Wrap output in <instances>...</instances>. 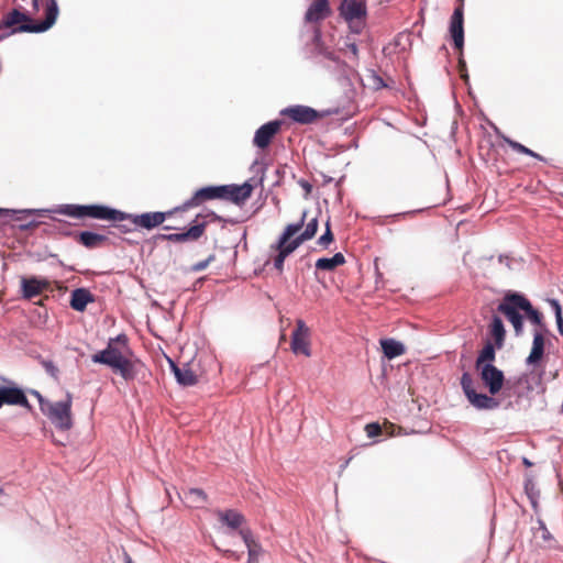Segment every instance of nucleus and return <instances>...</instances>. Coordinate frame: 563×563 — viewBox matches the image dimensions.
Wrapping results in <instances>:
<instances>
[{"label": "nucleus", "instance_id": "obj_1", "mask_svg": "<svg viewBox=\"0 0 563 563\" xmlns=\"http://www.w3.org/2000/svg\"><path fill=\"white\" fill-rule=\"evenodd\" d=\"M497 311L510 322L516 336H521L525 333V319L532 325L533 339L526 365L533 368L540 367L545 356L547 334L549 333L544 314L519 292H507L498 305Z\"/></svg>", "mask_w": 563, "mask_h": 563}, {"label": "nucleus", "instance_id": "obj_2", "mask_svg": "<svg viewBox=\"0 0 563 563\" xmlns=\"http://www.w3.org/2000/svg\"><path fill=\"white\" fill-rule=\"evenodd\" d=\"M131 356L128 339L124 334H120L117 338H111L104 350L92 354L91 361L109 366L125 380H132L137 374L141 362Z\"/></svg>", "mask_w": 563, "mask_h": 563}, {"label": "nucleus", "instance_id": "obj_3", "mask_svg": "<svg viewBox=\"0 0 563 563\" xmlns=\"http://www.w3.org/2000/svg\"><path fill=\"white\" fill-rule=\"evenodd\" d=\"M307 212L305 211L298 223L287 224L278 239L275 250L278 254L274 258V266L283 272L284 262L287 256L295 252L303 242L311 240L319 227L318 219L314 217L306 222Z\"/></svg>", "mask_w": 563, "mask_h": 563}, {"label": "nucleus", "instance_id": "obj_4", "mask_svg": "<svg viewBox=\"0 0 563 563\" xmlns=\"http://www.w3.org/2000/svg\"><path fill=\"white\" fill-rule=\"evenodd\" d=\"M57 212L76 219L91 218L110 222H121L129 217V213L102 205H65Z\"/></svg>", "mask_w": 563, "mask_h": 563}, {"label": "nucleus", "instance_id": "obj_5", "mask_svg": "<svg viewBox=\"0 0 563 563\" xmlns=\"http://www.w3.org/2000/svg\"><path fill=\"white\" fill-rule=\"evenodd\" d=\"M73 396L66 394V398L62 401L42 404V412L48 420L60 431H68L73 428Z\"/></svg>", "mask_w": 563, "mask_h": 563}, {"label": "nucleus", "instance_id": "obj_6", "mask_svg": "<svg viewBox=\"0 0 563 563\" xmlns=\"http://www.w3.org/2000/svg\"><path fill=\"white\" fill-rule=\"evenodd\" d=\"M207 218H210L211 221H222L223 219L216 214L214 212H210L206 216L197 214L194 224L185 232L181 233H170V234H161L158 238L165 241L174 242V243H185L188 241H198L206 231L208 225Z\"/></svg>", "mask_w": 563, "mask_h": 563}, {"label": "nucleus", "instance_id": "obj_7", "mask_svg": "<svg viewBox=\"0 0 563 563\" xmlns=\"http://www.w3.org/2000/svg\"><path fill=\"white\" fill-rule=\"evenodd\" d=\"M473 378L468 373L461 377L462 389L472 406L479 410H493L499 407V401L486 394H478L473 387Z\"/></svg>", "mask_w": 563, "mask_h": 563}, {"label": "nucleus", "instance_id": "obj_8", "mask_svg": "<svg viewBox=\"0 0 563 563\" xmlns=\"http://www.w3.org/2000/svg\"><path fill=\"white\" fill-rule=\"evenodd\" d=\"M450 34L453 40L454 48L459 52V69L462 77L465 70V62L463 59V46H464V11L462 5H457L450 21Z\"/></svg>", "mask_w": 563, "mask_h": 563}, {"label": "nucleus", "instance_id": "obj_9", "mask_svg": "<svg viewBox=\"0 0 563 563\" xmlns=\"http://www.w3.org/2000/svg\"><path fill=\"white\" fill-rule=\"evenodd\" d=\"M44 20L35 24H22L18 27L21 32L42 33L49 30L56 22L59 9L57 0H43Z\"/></svg>", "mask_w": 563, "mask_h": 563}, {"label": "nucleus", "instance_id": "obj_10", "mask_svg": "<svg viewBox=\"0 0 563 563\" xmlns=\"http://www.w3.org/2000/svg\"><path fill=\"white\" fill-rule=\"evenodd\" d=\"M225 189L222 185L202 187L198 189L189 200L184 202L181 207H178L175 210L186 211L190 208L199 207L208 200L222 199V192Z\"/></svg>", "mask_w": 563, "mask_h": 563}, {"label": "nucleus", "instance_id": "obj_11", "mask_svg": "<svg viewBox=\"0 0 563 563\" xmlns=\"http://www.w3.org/2000/svg\"><path fill=\"white\" fill-rule=\"evenodd\" d=\"M310 330L302 320H297L296 329L291 334L290 347L295 354L310 356Z\"/></svg>", "mask_w": 563, "mask_h": 563}, {"label": "nucleus", "instance_id": "obj_12", "mask_svg": "<svg viewBox=\"0 0 563 563\" xmlns=\"http://www.w3.org/2000/svg\"><path fill=\"white\" fill-rule=\"evenodd\" d=\"M4 405L21 406L29 411L33 410V407L29 402L24 391L14 384L0 386V408Z\"/></svg>", "mask_w": 563, "mask_h": 563}, {"label": "nucleus", "instance_id": "obj_13", "mask_svg": "<svg viewBox=\"0 0 563 563\" xmlns=\"http://www.w3.org/2000/svg\"><path fill=\"white\" fill-rule=\"evenodd\" d=\"M282 115L300 124H311L316 122L318 119L322 118V114L319 113L313 108L301 104L290 106L284 109L282 111Z\"/></svg>", "mask_w": 563, "mask_h": 563}, {"label": "nucleus", "instance_id": "obj_14", "mask_svg": "<svg viewBox=\"0 0 563 563\" xmlns=\"http://www.w3.org/2000/svg\"><path fill=\"white\" fill-rule=\"evenodd\" d=\"M177 210L168 211V212H145L142 214H129L126 220H130L135 227H140L143 229L152 230L154 228H157L164 221L167 219V217H170L174 212Z\"/></svg>", "mask_w": 563, "mask_h": 563}, {"label": "nucleus", "instance_id": "obj_15", "mask_svg": "<svg viewBox=\"0 0 563 563\" xmlns=\"http://www.w3.org/2000/svg\"><path fill=\"white\" fill-rule=\"evenodd\" d=\"M481 369V379L492 395L498 394L504 385V373L493 364H485Z\"/></svg>", "mask_w": 563, "mask_h": 563}, {"label": "nucleus", "instance_id": "obj_16", "mask_svg": "<svg viewBox=\"0 0 563 563\" xmlns=\"http://www.w3.org/2000/svg\"><path fill=\"white\" fill-rule=\"evenodd\" d=\"M224 191L222 192V199L229 200L238 206L244 205V202L252 196L253 186L245 181L242 185H222Z\"/></svg>", "mask_w": 563, "mask_h": 563}, {"label": "nucleus", "instance_id": "obj_17", "mask_svg": "<svg viewBox=\"0 0 563 563\" xmlns=\"http://www.w3.org/2000/svg\"><path fill=\"white\" fill-rule=\"evenodd\" d=\"M282 121L275 120L269 121L258 128L255 132L253 143L258 148H266L275 137V135L280 131Z\"/></svg>", "mask_w": 563, "mask_h": 563}, {"label": "nucleus", "instance_id": "obj_18", "mask_svg": "<svg viewBox=\"0 0 563 563\" xmlns=\"http://www.w3.org/2000/svg\"><path fill=\"white\" fill-rule=\"evenodd\" d=\"M22 24H35V21H33L29 14L15 8L2 18L0 21V30L11 29L12 33H22L18 30Z\"/></svg>", "mask_w": 563, "mask_h": 563}, {"label": "nucleus", "instance_id": "obj_19", "mask_svg": "<svg viewBox=\"0 0 563 563\" xmlns=\"http://www.w3.org/2000/svg\"><path fill=\"white\" fill-rule=\"evenodd\" d=\"M21 284L23 297L26 299L40 296L43 291L51 288L48 280L37 277L22 278Z\"/></svg>", "mask_w": 563, "mask_h": 563}, {"label": "nucleus", "instance_id": "obj_20", "mask_svg": "<svg viewBox=\"0 0 563 563\" xmlns=\"http://www.w3.org/2000/svg\"><path fill=\"white\" fill-rule=\"evenodd\" d=\"M180 498L186 507L199 509L208 503V495L200 488H189L183 492Z\"/></svg>", "mask_w": 563, "mask_h": 563}, {"label": "nucleus", "instance_id": "obj_21", "mask_svg": "<svg viewBox=\"0 0 563 563\" xmlns=\"http://www.w3.org/2000/svg\"><path fill=\"white\" fill-rule=\"evenodd\" d=\"M533 539L538 547L544 549H555L556 541L548 530L543 520L538 519V527L533 529Z\"/></svg>", "mask_w": 563, "mask_h": 563}, {"label": "nucleus", "instance_id": "obj_22", "mask_svg": "<svg viewBox=\"0 0 563 563\" xmlns=\"http://www.w3.org/2000/svg\"><path fill=\"white\" fill-rule=\"evenodd\" d=\"M331 13L329 0H316L308 8L305 19L307 22H319Z\"/></svg>", "mask_w": 563, "mask_h": 563}, {"label": "nucleus", "instance_id": "obj_23", "mask_svg": "<svg viewBox=\"0 0 563 563\" xmlns=\"http://www.w3.org/2000/svg\"><path fill=\"white\" fill-rule=\"evenodd\" d=\"M341 14L349 22L361 20L365 15V7L355 0H344L341 4Z\"/></svg>", "mask_w": 563, "mask_h": 563}, {"label": "nucleus", "instance_id": "obj_24", "mask_svg": "<svg viewBox=\"0 0 563 563\" xmlns=\"http://www.w3.org/2000/svg\"><path fill=\"white\" fill-rule=\"evenodd\" d=\"M216 515L220 522L231 529H238L245 522L244 516L234 509L217 510Z\"/></svg>", "mask_w": 563, "mask_h": 563}, {"label": "nucleus", "instance_id": "obj_25", "mask_svg": "<svg viewBox=\"0 0 563 563\" xmlns=\"http://www.w3.org/2000/svg\"><path fill=\"white\" fill-rule=\"evenodd\" d=\"M76 241L87 249H97L102 246L108 238L99 233L84 231L76 235Z\"/></svg>", "mask_w": 563, "mask_h": 563}, {"label": "nucleus", "instance_id": "obj_26", "mask_svg": "<svg viewBox=\"0 0 563 563\" xmlns=\"http://www.w3.org/2000/svg\"><path fill=\"white\" fill-rule=\"evenodd\" d=\"M489 334L494 339L496 349H501L505 343L506 330L503 320L498 316H493L488 325Z\"/></svg>", "mask_w": 563, "mask_h": 563}, {"label": "nucleus", "instance_id": "obj_27", "mask_svg": "<svg viewBox=\"0 0 563 563\" xmlns=\"http://www.w3.org/2000/svg\"><path fill=\"white\" fill-rule=\"evenodd\" d=\"M172 366L175 377L180 385L186 387L198 383V376L187 364L180 367L175 364H172Z\"/></svg>", "mask_w": 563, "mask_h": 563}, {"label": "nucleus", "instance_id": "obj_28", "mask_svg": "<svg viewBox=\"0 0 563 563\" xmlns=\"http://www.w3.org/2000/svg\"><path fill=\"white\" fill-rule=\"evenodd\" d=\"M93 301V296L88 289L78 288L71 292L70 307L76 311H84L89 302Z\"/></svg>", "mask_w": 563, "mask_h": 563}, {"label": "nucleus", "instance_id": "obj_29", "mask_svg": "<svg viewBox=\"0 0 563 563\" xmlns=\"http://www.w3.org/2000/svg\"><path fill=\"white\" fill-rule=\"evenodd\" d=\"M239 533L247 548L249 563L257 561V558L262 550L261 545L253 539L252 533L249 529H241Z\"/></svg>", "mask_w": 563, "mask_h": 563}, {"label": "nucleus", "instance_id": "obj_30", "mask_svg": "<svg viewBox=\"0 0 563 563\" xmlns=\"http://www.w3.org/2000/svg\"><path fill=\"white\" fill-rule=\"evenodd\" d=\"M380 345H382V350H383L384 355L388 360H393V358H395L397 356H400L406 351L404 344L400 343L399 341L394 340V339L380 340Z\"/></svg>", "mask_w": 563, "mask_h": 563}, {"label": "nucleus", "instance_id": "obj_31", "mask_svg": "<svg viewBox=\"0 0 563 563\" xmlns=\"http://www.w3.org/2000/svg\"><path fill=\"white\" fill-rule=\"evenodd\" d=\"M344 263V255L342 253H335L332 257H322L317 260L316 268L320 271L332 272Z\"/></svg>", "mask_w": 563, "mask_h": 563}, {"label": "nucleus", "instance_id": "obj_32", "mask_svg": "<svg viewBox=\"0 0 563 563\" xmlns=\"http://www.w3.org/2000/svg\"><path fill=\"white\" fill-rule=\"evenodd\" d=\"M495 347H496L495 344H493L490 342H487L485 344V346L479 352L477 360H476L477 368H481V367H483V365H485V363L489 364L490 362H493L495 360V357H496Z\"/></svg>", "mask_w": 563, "mask_h": 563}, {"label": "nucleus", "instance_id": "obj_33", "mask_svg": "<svg viewBox=\"0 0 563 563\" xmlns=\"http://www.w3.org/2000/svg\"><path fill=\"white\" fill-rule=\"evenodd\" d=\"M504 141L517 153L529 155L539 161H544V158L541 155H539L538 153L533 152L532 150L528 148L527 146L522 145L517 141H514L509 137H504Z\"/></svg>", "mask_w": 563, "mask_h": 563}, {"label": "nucleus", "instance_id": "obj_34", "mask_svg": "<svg viewBox=\"0 0 563 563\" xmlns=\"http://www.w3.org/2000/svg\"><path fill=\"white\" fill-rule=\"evenodd\" d=\"M314 43H316V49H317L318 54L324 56L328 59L336 60L334 53L329 51L321 43V34L319 31H317L314 34Z\"/></svg>", "mask_w": 563, "mask_h": 563}, {"label": "nucleus", "instance_id": "obj_35", "mask_svg": "<svg viewBox=\"0 0 563 563\" xmlns=\"http://www.w3.org/2000/svg\"><path fill=\"white\" fill-rule=\"evenodd\" d=\"M333 240L334 235L331 231L330 221L328 220L325 223V232L318 239L317 244L323 249H328Z\"/></svg>", "mask_w": 563, "mask_h": 563}, {"label": "nucleus", "instance_id": "obj_36", "mask_svg": "<svg viewBox=\"0 0 563 563\" xmlns=\"http://www.w3.org/2000/svg\"><path fill=\"white\" fill-rule=\"evenodd\" d=\"M41 365L51 377H53L54 379H58L59 369L54 364V362L49 360H42Z\"/></svg>", "mask_w": 563, "mask_h": 563}, {"label": "nucleus", "instance_id": "obj_37", "mask_svg": "<svg viewBox=\"0 0 563 563\" xmlns=\"http://www.w3.org/2000/svg\"><path fill=\"white\" fill-rule=\"evenodd\" d=\"M364 429L368 438H376L383 433V428L378 422L367 423Z\"/></svg>", "mask_w": 563, "mask_h": 563}, {"label": "nucleus", "instance_id": "obj_38", "mask_svg": "<svg viewBox=\"0 0 563 563\" xmlns=\"http://www.w3.org/2000/svg\"><path fill=\"white\" fill-rule=\"evenodd\" d=\"M216 260V255L211 254L206 258L205 261H200L192 266L194 272H201L208 267L210 263H212Z\"/></svg>", "mask_w": 563, "mask_h": 563}, {"label": "nucleus", "instance_id": "obj_39", "mask_svg": "<svg viewBox=\"0 0 563 563\" xmlns=\"http://www.w3.org/2000/svg\"><path fill=\"white\" fill-rule=\"evenodd\" d=\"M525 488H526V492H527V494H528V496H529V498H530V500H531V504H532L533 508L536 509V508H537V499H536V497H534V493H533V484H532V482H531V481H528V482L526 483Z\"/></svg>", "mask_w": 563, "mask_h": 563}, {"label": "nucleus", "instance_id": "obj_40", "mask_svg": "<svg viewBox=\"0 0 563 563\" xmlns=\"http://www.w3.org/2000/svg\"><path fill=\"white\" fill-rule=\"evenodd\" d=\"M32 395L35 396V398H37L38 400V404H40V409L42 410V404H48L49 401L46 400L38 391L36 390H32Z\"/></svg>", "mask_w": 563, "mask_h": 563}, {"label": "nucleus", "instance_id": "obj_41", "mask_svg": "<svg viewBox=\"0 0 563 563\" xmlns=\"http://www.w3.org/2000/svg\"><path fill=\"white\" fill-rule=\"evenodd\" d=\"M550 302H551V306L554 309L555 317H558V313L560 316H563L561 305L556 300H554V299L551 300Z\"/></svg>", "mask_w": 563, "mask_h": 563}, {"label": "nucleus", "instance_id": "obj_42", "mask_svg": "<svg viewBox=\"0 0 563 563\" xmlns=\"http://www.w3.org/2000/svg\"><path fill=\"white\" fill-rule=\"evenodd\" d=\"M346 48L353 54L354 57H357L358 48L355 43H347Z\"/></svg>", "mask_w": 563, "mask_h": 563}, {"label": "nucleus", "instance_id": "obj_43", "mask_svg": "<svg viewBox=\"0 0 563 563\" xmlns=\"http://www.w3.org/2000/svg\"><path fill=\"white\" fill-rule=\"evenodd\" d=\"M555 322H556L558 331L563 335V316H560L558 313V317H555Z\"/></svg>", "mask_w": 563, "mask_h": 563}, {"label": "nucleus", "instance_id": "obj_44", "mask_svg": "<svg viewBox=\"0 0 563 563\" xmlns=\"http://www.w3.org/2000/svg\"><path fill=\"white\" fill-rule=\"evenodd\" d=\"M223 554L228 558H233L234 560H240V555H238L234 551L225 550Z\"/></svg>", "mask_w": 563, "mask_h": 563}, {"label": "nucleus", "instance_id": "obj_45", "mask_svg": "<svg viewBox=\"0 0 563 563\" xmlns=\"http://www.w3.org/2000/svg\"><path fill=\"white\" fill-rule=\"evenodd\" d=\"M13 212V210L0 208V218H7Z\"/></svg>", "mask_w": 563, "mask_h": 563}, {"label": "nucleus", "instance_id": "obj_46", "mask_svg": "<svg viewBox=\"0 0 563 563\" xmlns=\"http://www.w3.org/2000/svg\"><path fill=\"white\" fill-rule=\"evenodd\" d=\"M124 562L125 563H134L128 552H124Z\"/></svg>", "mask_w": 563, "mask_h": 563}, {"label": "nucleus", "instance_id": "obj_47", "mask_svg": "<svg viewBox=\"0 0 563 563\" xmlns=\"http://www.w3.org/2000/svg\"><path fill=\"white\" fill-rule=\"evenodd\" d=\"M38 1H40V0H32V2H33V7H34L35 9H37V8H38Z\"/></svg>", "mask_w": 563, "mask_h": 563}, {"label": "nucleus", "instance_id": "obj_48", "mask_svg": "<svg viewBox=\"0 0 563 563\" xmlns=\"http://www.w3.org/2000/svg\"><path fill=\"white\" fill-rule=\"evenodd\" d=\"M393 427H394V426H393V423H389V422H386V423H385V429H386V430H387V429H391Z\"/></svg>", "mask_w": 563, "mask_h": 563}, {"label": "nucleus", "instance_id": "obj_49", "mask_svg": "<svg viewBox=\"0 0 563 563\" xmlns=\"http://www.w3.org/2000/svg\"><path fill=\"white\" fill-rule=\"evenodd\" d=\"M457 1H459L457 5H462V11H464V0H457Z\"/></svg>", "mask_w": 563, "mask_h": 563}, {"label": "nucleus", "instance_id": "obj_50", "mask_svg": "<svg viewBox=\"0 0 563 563\" xmlns=\"http://www.w3.org/2000/svg\"><path fill=\"white\" fill-rule=\"evenodd\" d=\"M303 188H307L308 190H310V185L306 184V185H303Z\"/></svg>", "mask_w": 563, "mask_h": 563}, {"label": "nucleus", "instance_id": "obj_51", "mask_svg": "<svg viewBox=\"0 0 563 563\" xmlns=\"http://www.w3.org/2000/svg\"><path fill=\"white\" fill-rule=\"evenodd\" d=\"M3 489L0 487V498L3 496Z\"/></svg>", "mask_w": 563, "mask_h": 563}]
</instances>
